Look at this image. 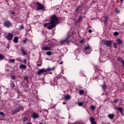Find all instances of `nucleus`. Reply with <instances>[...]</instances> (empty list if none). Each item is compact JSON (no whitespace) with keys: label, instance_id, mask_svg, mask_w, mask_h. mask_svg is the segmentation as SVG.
Wrapping results in <instances>:
<instances>
[{"label":"nucleus","instance_id":"24","mask_svg":"<svg viewBox=\"0 0 124 124\" xmlns=\"http://www.w3.org/2000/svg\"><path fill=\"white\" fill-rule=\"evenodd\" d=\"M46 55H47V56H51V55H52V52L48 51V52H46Z\"/></svg>","mask_w":124,"mask_h":124},{"label":"nucleus","instance_id":"53","mask_svg":"<svg viewBox=\"0 0 124 124\" xmlns=\"http://www.w3.org/2000/svg\"><path fill=\"white\" fill-rule=\"evenodd\" d=\"M27 124H32L31 123H27Z\"/></svg>","mask_w":124,"mask_h":124},{"label":"nucleus","instance_id":"9","mask_svg":"<svg viewBox=\"0 0 124 124\" xmlns=\"http://www.w3.org/2000/svg\"><path fill=\"white\" fill-rule=\"evenodd\" d=\"M85 51L86 52V54H90L92 52V48L90 46H85L84 48Z\"/></svg>","mask_w":124,"mask_h":124},{"label":"nucleus","instance_id":"3","mask_svg":"<svg viewBox=\"0 0 124 124\" xmlns=\"http://www.w3.org/2000/svg\"><path fill=\"white\" fill-rule=\"evenodd\" d=\"M55 69V67H53L52 68H48L46 70H44V69H39V70L36 72V74L37 75H41L42 74H46V72L48 71H50V70H54Z\"/></svg>","mask_w":124,"mask_h":124},{"label":"nucleus","instance_id":"46","mask_svg":"<svg viewBox=\"0 0 124 124\" xmlns=\"http://www.w3.org/2000/svg\"><path fill=\"white\" fill-rule=\"evenodd\" d=\"M27 40H28V39H26V40H23L22 41L24 44H25V43H26V42H27Z\"/></svg>","mask_w":124,"mask_h":124},{"label":"nucleus","instance_id":"33","mask_svg":"<svg viewBox=\"0 0 124 124\" xmlns=\"http://www.w3.org/2000/svg\"><path fill=\"white\" fill-rule=\"evenodd\" d=\"M81 8V6H78V7L76 9L75 12V13H76V12H77L78 11V10H79V9Z\"/></svg>","mask_w":124,"mask_h":124},{"label":"nucleus","instance_id":"6","mask_svg":"<svg viewBox=\"0 0 124 124\" xmlns=\"http://www.w3.org/2000/svg\"><path fill=\"white\" fill-rule=\"evenodd\" d=\"M36 8H37V10H43V9H45L44 5L40 4L39 2L36 3Z\"/></svg>","mask_w":124,"mask_h":124},{"label":"nucleus","instance_id":"51","mask_svg":"<svg viewBox=\"0 0 124 124\" xmlns=\"http://www.w3.org/2000/svg\"><path fill=\"white\" fill-rule=\"evenodd\" d=\"M11 14H12V15H14V14H15V12H12Z\"/></svg>","mask_w":124,"mask_h":124},{"label":"nucleus","instance_id":"36","mask_svg":"<svg viewBox=\"0 0 124 124\" xmlns=\"http://www.w3.org/2000/svg\"><path fill=\"white\" fill-rule=\"evenodd\" d=\"M28 121V118L27 117H24L23 120V122H27Z\"/></svg>","mask_w":124,"mask_h":124},{"label":"nucleus","instance_id":"35","mask_svg":"<svg viewBox=\"0 0 124 124\" xmlns=\"http://www.w3.org/2000/svg\"><path fill=\"white\" fill-rule=\"evenodd\" d=\"M81 8V6H78V7L76 9L75 12V13H76V12H77L78 11V10H79V9Z\"/></svg>","mask_w":124,"mask_h":124},{"label":"nucleus","instance_id":"4","mask_svg":"<svg viewBox=\"0 0 124 124\" xmlns=\"http://www.w3.org/2000/svg\"><path fill=\"white\" fill-rule=\"evenodd\" d=\"M22 110H24V108L22 106H19L15 109H12V112L13 114H17V113H19L20 111H22Z\"/></svg>","mask_w":124,"mask_h":124},{"label":"nucleus","instance_id":"37","mask_svg":"<svg viewBox=\"0 0 124 124\" xmlns=\"http://www.w3.org/2000/svg\"><path fill=\"white\" fill-rule=\"evenodd\" d=\"M83 104H84V103L83 102H78V106H83Z\"/></svg>","mask_w":124,"mask_h":124},{"label":"nucleus","instance_id":"8","mask_svg":"<svg viewBox=\"0 0 124 124\" xmlns=\"http://www.w3.org/2000/svg\"><path fill=\"white\" fill-rule=\"evenodd\" d=\"M12 23L10 21H5L3 23V26L6 28H10L11 26Z\"/></svg>","mask_w":124,"mask_h":124},{"label":"nucleus","instance_id":"18","mask_svg":"<svg viewBox=\"0 0 124 124\" xmlns=\"http://www.w3.org/2000/svg\"><path fill=\"white\" fill-rule=\"evenodd\" d=\"M64 97L66 100H68L71 98V97L69 95H66L64 96Z\"/></svg>","mask_w":124,"mask_h":124},{"label":"nucleus","instance_id":"38","mask_svg":"<svg viewBox=\"0 0 124 124\" xmlns=\"http://www.w3.org/2000/svg\"><path fill=\"white\" fill-rule=\"evenodd\" d=\"M23 56H27V52L24 51H22Z\"/></svg>","mask_w":124,"mask_h":124},{"label":"nucleus","instance_id":"19","mask_svg":"<svg viewBox=\"0 0 124 124\" xmlns=\"http://www.w3.org/2000/svg\"><path fill=\"white\" fill-rule=\"evenodd\" d=\"M10 87L12 89H13V88H15V84L14 83V82L11 81Z\"/></svg>","mask_w":124,"mask_h":124},{"label":"nucleus","instance_id":"27","mask_svg":"<svg viewBox=\"0 0 124 124\" xmlns=\"http://www.w3.org/2000/svg\"><path fill=\"white\" fill-rule=\"evenodd\" d=\"M81 20H82V16H80L79 17V18L77 20V23H80V21H81Z\"/></svg>","mask_w":124,"mask_h":124},{"label":"nucleus","instance_id":"41","mask_svg":"<svg viewBox=\"0 0 124 124\" xmlns=\"http://www.w3.org/2000/svg\"><path fill=\"white\" fill-rule=\"evenodd\" d=\"M16 61H18V62H23V61H22V59H21L20 58H17V59H16Z\"/></svg>","mask_w":124,"mask_h":124},{"label":"nucleus","instance_id":"25","mask_svg":"<svg viewBox=\"0 0 124 124\" xmlns=\"http://www.w3.org/2000/svg\"><path fill=\"white\" fill-rule=\"evenodd\" d=\"M4 59V56L2 55V54H0V60H1V61H2V60H3Z\"/></svg>","mask_w":124,"mask_h":124},{"label":"nucleus","instance_id":"31","mask_svg":"<svg viewBox=\"0 0 124 124\" xmlns=\"http://www.w3.org/2000/svg\"><path fill=\"white\" fill-rule=\"evenodd\" d=\"M0 115L3 117H5V114H4V113H3V112H0Z\"/></svg>","mask_w":124,"mask_h":124},{"label":"nucleus","instance_id":"22","mask_svg":"<svg viewBox=\"0 0 124 124\" xmlns=\"http://www.w3.org/2000/svg\"><path fill=\"white\" fill-rule=\"evenodd\" d=\"M90 108L92 111H94L95 109V107L93 105H91Z\"/></svg>","mask_w":124,"mask_h":124},{"label":"nucleus","instance_id":"16","mask_svg":"<svg viewBox=\"0 0 124 124\" xmlns=\"http://www.w3.org/2000/svg\"><path fill=\"white\" fill-rule=\"evenodd\" d=\"M18 37L15 36L13 39V41L15 43H18Z\"/></svg>","mask_w":124,"mask_h":124},{"label":"nucleus","instance_id":"52","mask_svg":"<svg viewBox=\"0 0 124 124\" xmlns=\"http://www.w3.org/2000/svg\"><path fill=\"white\" fill-rule=\"evenodd\" d=\"M37 66H41V64H37Z\"/></svg>","mask_w":124,"mask_h":124},{"label":"nucleus","instance_id":"21","mask_svg":"<svg viewBox=\"0 0 124 124\" xmlns=\"http://www.w3.org/2000/svg\"><path fill=\"white\" fill-rule=\"evenodd\" d=\"M51 26V23L49 21V23H46L44 25V27H45V28H46V27H49Z\"/></svg>","mask_w":124,"mask_h":124},{"label":"nucleus","instance_id":"32","mask_svg":"<svg viewBox=\"0 0 124 124\" xmlns=\"http://www.w3.org/2000/svg\"><path fill=\"white\" fill-rule=\"evenodd\" d=\"M113 46L114 47V48H117L118 47V44H117V43H114Z\"/></svg>","mask_w":124,"mask_h":124},{"label":"nucleus","instance_id":"1","mask_svg":"<svg viewBox=\"0 0 124 124\" xmlns=\"http://www.w3.org/2000/svg\"><path fill=\"white\" fill-rule=\"evenodd\" d=\"M49 22L51 25L47 27V29L48 30H52L53 28H56V25L59 23V18L56 15H53L51 16Z\"/></svg>","mask_w":124,"mask_h":124},{"label":"nucleus","instance_id":"20","mask_svg":"<svg viewBox=\"0 0 124 124\" xmlns=\"http://www.w3.org/2000/svg\"><path fill=\"white\" fill-rule=\"evenodd\" d=\"M117 60H118V61H119V62H122V63L124 62V59H123L121 57H117Z\"/></svg>","mask_w":124,"mask_h":124},{"label":"nucleus","instance_id":"42","mask_svg":"<svg viewBox=\"0 0 124 124\" xmlns=\"http://www.w3.org/2000/svg\"><path fill=\"white\" fill-rule=\"evenodd\" d=\"M108 20V17L107 16H106L105 19V24L106 23Z\"/></svg>","mask_w":124,"mask_h":124},{"label":"nucleus","instance_id":"23","mask_svg":"<svg viewBox=\"0 0 124 124\" xmlns=\"http://www.w3.org/2000/svg\"><path fill=\"white\" fill-rule=\"evenodd\" d=\"M9 62H11L12 63H14V62H15V59H10Z\"/></svg>","mask_w":124,"mask_h":124},{"label":"nucleus","instance_id":"45","mask_svg":"<svg viewBox=\"0 0 124 124\" xmlns=\"http://www.w3.org/2000/svg\"><path fill=\"white\" fill-rule=\"evenodd\" d=\"M23 62H24V63H26V62H27V59H23Z\"/></svg>","mask_w":124,"mask_h":124},{"label":"nucleus","instance_id":"12","mask_svg":"<svg viewBox=\"0 0 124 124\" xmlns=\"http://www.w3.org/2000/svg\"><path fill=\"white\" fill-rule=\"evenodd\" d=\"M90 122L91 123V124H96V122H95V119L93 117H91L90 118Z\"/></svg>","mask_w":124,"mask_h":124},{"label":"nucleus","instance_id":"55","mask_svg":"<svg viewBox=\"0 0 124 124\" xmlns=\"http://www.w3.org/2000/svg\"><path fill=\"white\" fill-rule=\"evenodd\" d=\"M121 2L124 1V0H120Z\"/></svg>","mask_w":124,"mask_h":124},{"label":"nucleus","instance_id":"39","mask_svg":"<svg viewBox=\"0 0 124 124\" xmlns=\"http://www.w3.org/2000/svg\"><path fill=\"white\" fill-rule=\"evenodd\" d=\"M115 12H116V13H117V14H120V11L118 9H115Z\"/></svg>","mask_w":124,"mask_h":124},{"label":"nucleus","instance_id":"14","mask_svg":"<svg viewBox=\"0 0 124 124\" xmlns=\"http://www.w3.org/2000/svg\"><path fill=\"white\" fill-rule=\"evenodd\" d=\"M19 68L20 69H26L27 65L24 64H20V65L19 66Z\"/></svg>","mask_w":124,"mask_h":124},{"label":"nucleus","instance_id":"48","mask_svg":"<svg viewBox=\"0 0 124 124\" xmlns=\"http://www.w3.org/2000/svg\"><path fill=\"white\" fill-rule=\"evenodd\" d=\"M28 77H27V76H26V77H24V79H25V80H26V81H27V80H28Z\"/></svg>","mask_w":124,"mask_h":124},{"label":"nucleus","instance_id":"13","mask_svg":"<svg viewBox=\"0 0 124 124\" xmlns=\"http://www.w3.org/2000/svg\"><path fill=\"white\" fill-rule=\"evenodd\" d=\"M108 117L110 120H113L114 117H115V115L114 114H109L108 115Z\"/></svg>","mask_w":124,"mask_h":124},{"label":"nucleus","instance_id":"15","mask_svg":"<svg viewBox=\"0 0 124 124\" xmlns=\"http://www.w3.org/2000/svg\"><path fill=\"white\" fill-rule=\"evenodd\" d=\"M116 109H117V110H118V111L119 112H120L122 115H124V113L123 112V108H122V107H117Z\"/></svg>","mask_w":124,"mask_h":124},{"label":"nucleus","instance_id":"10","mask_svg":"<svg viewBox=\"0 0 124 124\" xmlns=\"http://www.w3.org/2000/svg\"><path fill=\"white\" fill-rule=\"evenodd\" d=\"M31 117L33 119H37L39 118V114L34 112L31 114Z\"/></svg>","mask_w":124,"mask_h":124},{"label":"nucleus","instance_id":"11","mask_svg":"<svg viewBox=\"0 0 124 124\" xmlns=\"http://www.w3.org/2000/svg\"><path fill=\"white\" fill-rule=\"evenodd\" d=\"M69 36L70 35L69 34H68L67 38L65 40L61 42L62 44H63L64 42H66V43H69V42H70V41L67 40L68 39V38H69Z\"/></svg>","mask_w":124,"mask_h":124},{"label":"nucleus","instance_id":"50","mask_svg":"<svg viewBox=\"0 0 124 124\" xmlns=\"http://www.w3.org/2000/svg\"><path fill=\"white\" fill-rule=\"evenodd\" d=\"M7 48L8 49H9V48H10V46L8 45V46H7Z\"/></svg>","mask_w":124,"mask_h":124},{"label":"nucleus","instance_id":"5","mask_svg":"<svg viewBox=\"0 0 124 124\" xmlns=\"http://www.w3.org/2000/svg\"><path fill=\"white\" fill-rule=\"evenodd\" d=\"M101 42L104 45H106L107 47H111L113 42L112 41H105L104 40H102Z\"/></svg>","mask_w":124,"mask_h":124},{"label":"nucleus","instance_id":"2","mask_svg":"<svg viewBox=\"0 0 124 124\" xmlns=\"http://www.w3.org/2000/svg\"><path fill=\"white\" fill-rule=\"evenodd\" d=\"M54 44H55V40H51L47 42H45V45L46 46H43L42 49L45 51H49V50H52V48H54Z\"/></svg>","mask_w":124,"mask_h":124},{"label":"nucleus","instance_id":"34","mask_svg":"<svg viewBox=\"0 0 124 124\" xmlns=\"http://www.w3.org/2000/svg\"><path fill=\"white\" fill-rule=\"evenodd\" d=\"M81 8V6H78V7L76 9L75 12V13H76V12H77L78 11V10H79V9Z\"/></svg>","mask_w":124,"mask_h":124},{"label":"nucleus","instance_id":"26","mask_svg":"<svg viewBox=\"0 0 124 124\" xmlns=\"http://www.w3.org/2000/svg\"><path fill=\"white\" fill-rule=\"evenodd\" d=\"M101 86L103 90H105H105H106V85H105V83L104 85H101Z\"/></svg>","mask_w":124,"mask_h":124},{"label":"nucleus","instance_id":"29","mask_svg":"<svg viewBox=\"0 0 124 124\" xmlns=\"http://www.w3.org/2000/svg\"><path fill=\"white\" fill-rule=\"evenodd\" d=\"M79 94H80V95L84 94V90H80L79 92Z\"/></svg>","mask_w":124,"mask_h":124},{"label":"nucleus","instance_id":"40","mask_svg":"<svg viewBox=\"0 0 124 124\" xmlns=\"http://www.w3.org/2000/svg\"><path fill=\"white\" fill-rule=\"evenodd\" d=\"M20 51H21V52H24V51H25V48H24V47H21L20 48Z\"/></svg>","mask_w":124,"mask_h":124},{"label":"nucleus","instance_id":"30","mask_svg":"<svg viewBox=\"0 0 124 124\" xmlns=\"http://www.w3.org/2000/svg\"><path fill=\"white\" fill-rule=\"evenodd\" d=\"M23 29H24V26L23 25V24H21V25H20L19 31H21V30H23Z\"/></svg>","mask_w":124,"mask_h":124},{"label":"nucleus","instance_id":"43","mask_svg":"<svg viewBox=\"0 0 124 124\" xmlns=\"http://www.w3.org/2000/svg\"><path fill=\"white\" fill-rule=\"evenodd\" d=\"M84 41H85V40H84V39L80 40L79 41V43H83V42H84Z\"/></svg>","mask_w":124,"mask_h":124},{"label":"nucleus","instance_id":"49","mask_svg":"<svg viewBox=\"0 0 124 124\" xmlns=\"http://www.w3.org/2000/svg\"><path fill=\"white\" fill-rule=\"evenodd\" d=\"M88 32H89V33H91V32H92V30H89L88 31Z\"/></svg>","mask_w":124,"mask_h":124},{"label":"nucleus","instance_id":"28","mask_svg":"<svg viewBox=\"0 0 124 124\" xmlns=\"http://www.w3.org/2000/svg\"><path fill=\"white\" fill-rule=\"evenodd\" d=\"M113 35H114V36H118V35H119V32L117 31L114 32Z\"/></svg>","mask_w":124,"mask_h":124},{"label":"nucleus","instance_id":"44","mask_svg":"<svg viewBox=\"0 0 124 124\" xmlns=\"http://www.w3.org/2000/svg\"><path fill=\"white\" fill-rule=\"evenodd\" d=\"M12 78L13 79V80H16V78L15 77V76H12Z\"/></svg>","mask_w":124,"mask_h":124},{"label":"nucleus","instance_id":"56","mask_svg":"<svg viewBox=\"0 0 124 124\" xmlns=\"http://www.w3.org/2000/svg\"><path fill=\"white\" fill-rule=\"evenodd\" d=\"M62 62H60V64H62Z\"/></svg>","mask_w":124,"mask_h":124},{"label":"nucleus","instance_id":"47","mask_svg":"<svg viewBox=\"0 0 124 124\" xmlns=\"http://www.w3.org/2000/svg\"><path fill=\"white\" fill-rule=\"evenodd\" d=\"M118 101H119V100H116V99H114V103H117L118 102Z\"/></svg>","mask_w":124,"mask_h":124},{"label":"nucleus","instance_id":"17","mask_svg":"<svg viewBox=\"0 0 124 124\" xmlns=\"http://www.w3.org/2000/svg\"><path fill=\"white\" fill-rule=\"evenodd\" d=\"M116 42L117 43V44H118V45H121V44L123 43V41H122V40H121V39H118L116 40Z\"/></svg>","mask_w":124,"mask_h":124},{"label":"nucleus","instance_id":"54","mask_svg":"<svg viewBox=\"0 0 124 124\" xmlns=\"http://www.w3.org/2000/svg\"><path fill=\"white\" fill-rule=\"evenodd\" d=\"M62 104H63V105L66 104V103L64 102V103H62Z\"/></svg>","mask_w":124,"mask_h":124},{"label":"nucleus","instance_id":"7","mask_svg":"<svg viewBox=\"0 0 124 124\" xmlns=\"http://www.w3.org/2000/svg\"><path fill=\"white\" fill-rule=\"evenodd\" d=\"M5 38H6L7 40H12V39H13V34L11 32L8 33L5 36Z\"/></svg>","mask_w":124,"mask_h":124}]
</instances>
